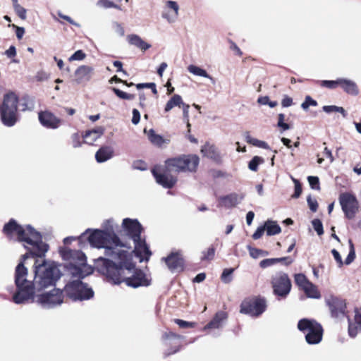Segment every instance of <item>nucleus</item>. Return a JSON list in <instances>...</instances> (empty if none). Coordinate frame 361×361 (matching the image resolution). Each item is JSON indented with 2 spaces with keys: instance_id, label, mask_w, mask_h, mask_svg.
Wrapping results in <instances>:
<instances>
[{
  "instance_id": "obj_1",
  "label": "nucleus",
  "mask_w": 361,
  "mask_h": 361,
  "mask_svg": "<svg viewBox=\"0 0 361 361\" xmlns=\"http://www.w3.org/2000/svg\"><path fill=\"white\" fill-rule=\"evenodd\" d=\"M117 255L118 259L116 262L99 257L96 261L98 271L115 284L125 282L128 286L135 288L150 284L145 274L136 268L131 252L127 250L118 252Z\"/></svg>"
},
{
  "instance_id": "obj_2",
  "label": "nucleus",
  "mask_w": 361,
  "mask_h": 361,
  "mask_svg": "<svg viewBox=\"0 0 361 361\" xmlns=\"http://www.w3.org/2000/svg\"><path fill=\"white\" fill-rule=\"evenodd\" d=\"M2 232L10 240L16 237L18 242H25L32 246L29 254L33 257H42L49 249L48 245L42 242L41 234L38 231L30 225L24 228L13 219L4 224Z\"/></svg>"
},
{
  "instance_id": "obj_3",
  "label": "nucleus",
  "mask_w": 361,
  "mask_h": 361,
  "mask_svg": "<svg viewBox=\"0 0 361 361\" xmlns=\"http://www.w3.org/2000/svg\"><path fill=\"white\" fill-rule=\"evenodd\" d=\"M87 240L92 246L104 248V255L111 257L114 262L118 259V252L127 251L118 248L126 246L114 232L96 229L89 235Z\"/></svg>"
},
{
  "instance_id": "obj_4",
  "label": "nucleus",
  "mask_w": 361,
  "mask_h": 361,
  "mask_svg": "<svg viewBox=\"0 0 361 361\" xmlns=\"http://www.w3.org/2000/svg\"><path fill=\"white\" fill-rule=\"evenodd\" d=\"M35 263V279L32 284L35 290H41L51 286H54L61 277L58 267L54 263L44 262L42 264Z\"/></svg>"
},
{
  "instance_id": "obj_5",
  "label": "nucleus",
  "mask_w": 361,
  "mask_h": 361,
  "mask_svg": "<svg viewBox=\"0 0 361 361\" xmlns=\"http://www.w3.org/2000/svg\"><path fill=\"white\" fill-rule=\"evenodd\" d=\"M27 275V269L22 261L17 265L15 271V283L18 290L13 295V301L16 304L23 303L33 298L35 288L32 282L26 279Z\"/></svg>"
},
{
  "instance_id": "obj_6",
  "label": "nucleus",
  "mask_w": 361,
  "mask_h": 361,
  "mask_svg": "<svg viewBox=\"0 0 361 361\" xmlns=\"http://www.w3.org/2000/svg\"><path fill=\"white\" fill-rule=\"evenodd\" d=\"M18 97L13 92L4 96L0 104V118L2 123L8 127L13 126L18 121Z\"/></svg>"
},
{
  "instance_id": "obj_7",
  "label": "nucleus",
  "mask_w": 361,
  "mask_h": 361,
  "mask_svg": "<svg viewBox=\"0 0 361 361\" xmlns=\"http://www.w3.org/2000/svg\"><path fill=\"white\" fill-rule=\"evenodd\" d=\"M200 163V158L196 154H182L166 160V167L174 173L196 172Z\"/></svg>"
},
{
  "instance_id": "obj_8",
  "label": "nucleus",
  "mask_w": 361,
  "mask_h": 361,
  "mask_svg": "<svg viewBox=\"0 0 361 361\" xmlns=\"http://www.w3.org/2000/svg\"><path fill=\"white\" fill-rule=\"evenodd\" d=\"M66 298L72 301L87 300L94 297L93 290L80 280L68 283L63 288Z\"/></svg>"
},
{
  "instance_id": "obj_9",
  "label": "nucleus",
  "mask_w": 361,
  "mask_h": 361,
  "mask_svg": "<svg viewBox=\"0 0 361 361\" xmlns=\"http://www.w3.org/2000/svg\"><path fill=\"white\" fill-rule=\"evenodd\" d=\"M298 329L302 332H307L305 341L308 344L319 343L323 336L322 326L314 319H302L298 323Z\"/></svg>"
},
{
  "instance_id": "obj_10",
  "label": "nucleus",
  "mask_w": 361,
  "mask_h": 361,
  "mask_svg": "<svg viewBox=\"0 0 361 361\" xmlns=\"http://www.w3.org/2000/svg\"><path fill=\"white\" fill-rule=\"evenodd\" d=\"M267 300L261 296H250L245 298L240 305V312L257 317L267 310Z\"/></svg>"
},
{
  "instance_id": "obj_11",
  "label": "nucleus",
  "mask_w": 361,
  "mask_h": 361,
  "mask_svg": "<svg viewBox=\"0 0 361 361\" xmlns=\"http://www.w3.org/2000/svg\"><path fill=\"white\" fill-rule=\"evenodd\" d=\"M270 283L273 293L278 298H286L291 290V281L286 273H277L271 277Z\"/></svg>"
},
{
  "instance_id": "obj_12",
  "label": "nucleus",
  "mask_w": 361,
  "mask_h": 361,
  "mask_svg": "<svg viewBox=\"0 0 361 361\" xmlns=\"http://www.w3.org/2000/svg\"><path fill=\"white\" fill-rule=\"evenodd\" d=\"M338 200L345 217L348 219H353L360 207L356 197L350 192H342L339 195Z\"/></svg>"
},
{
  "instance_id": "obj_13",
  "label": "nucleus",
  "mask_w": 361,
  "mask_h": 361,
  "mask_svg": "<svg viewBox=\"0 0 361 361\" xmlns=\"http://www.w3.org/2000/svg\"><path fill=\"white\" fill-rule=\"evenodd\" d=\"M319 85L322 87L334 90L340 87L347 94L356 96L359 93V88L357 84L350 80L345 78H338L335 80H320Z\"/></svg>"
},
{
  "instance_id": "obj_14",
  "label": "nucleus",
  "mask_w": 361,
  "mask_h": 361,
  "mask_svg": "<svg viewBox=\"0 0 361 361\" xmlns=\"http://www.w3.org/2000/svg\"><path fill=\"white\" fill-rule=\"evenodd\" d=\"M63 290L54 288L49 292L37 296V302L44 307H53L63 302L65 297Z\"/></svg>"
},
{
  "instance_id": "obj_15",
  "label": "nucleus",
  "mask_w": 361,
  "mask_h": 361,
  "mask_svg": "<svg viewBox=\"0 0 361 361\" xmlns=\"http://www.w3.org/2000/svg\"><path fill=\"white\" fill-rule=\"evenodd\" d=\"M294 280L299 289L303 290L308 298H320L321 294L317 286L310 282L304 274H295Z\"/></svg>"
},
{
  "instance_id": "obj_16",
  "label": "nucleus",
  "mask_w": 361,
  "mask_h": 361,
  "mask_svg": "<svg viewBox=\"0 0 361 361\" xmlns=\"http://www.w3.org/2000/svg\"><path fill=\"white\" fill-rule=\"evenodd\" d=\"M59 252L64 260L69 261V265H73V264L86 265V256L80 250H71L64 247L60 249Z\"/></svg>"
},
{
  "instance_id": "obj_17",
  "label": "nucleus",
  "mask_w": 361,
  "mask_h": 361,
  "mask_svg": "<svg viewBox=\"0 0 361 361\" xmlns=\"http://www.w3.org/2000/svg\"><path fill=\"white\" fill-rule=\"evenodd\" d=\"M38 119L40 124L48 129H56L62 123V120L49 110L39 111Z\"/></svg>"
},
{
  "instance_id": "obj_18",
  "label": "nucleus",
  "mask_w": 361,
  "mask_h": 361,
  "mask_svg": "<svg viewBox=\"0 0 361 361\" xmlns=\"http://www.w3.org/2000/svg\"><path fill=\"white\" fill-rule=\"evenodd\" d=\"M123 230L133 240H139L143 230L142 225L137 219H124L122 223Z\"/></svg>"
},
{
  "instance_id": "obj_19",
  "label": "nucleus",
  "mask_w": 361,
  "mask_h": 361,
  "mask_svg": "<svg viewBox=\"0 0 361 361\" xmlns=\"http://www.w3.org/2000/svg\"><path fill=\"white\" fill-rule=\"evenodd\" d=\"M135 247L133 252L136 256L140 259V261H148L152 255V252L146 243L145 239L139 238V240H133Z\"/></svg>"
},
{
  "instance_id": "obj_20",
  "label": "nucleus",
  "mask_w": 361,
  "mask_h": 361,
  "mask_svg": "<svg viewBox=\"0 0 361 361\" xmlns=\"http://www.w3.org/2000/svg\"><path fill=\"white\" fill-rule=\"evenodd\" d=\"M327 302L332 317H338L339 315L345 314L346 309L345 300L338 297H331Z\"/></svg>"
},
{
  "instance_id": "obj_21",
  "label": "nucleus",
  "mask_w": 361,
  "mask_h": 361,
  "mask_svg": "<svg viewBox=\"0 0 361 361\" xmlns=\"http://www.w3.org/2000/svg\"><path fill=\"white\" fill-rule=\"evenodd\" d=\"M168 268L173 271L175 270H183L184 267V259L179 252H171L166 257L163 258Z\"/></svg>"
},
{
  "instance_id": "obj_22",
  "label": "nucleus",
  "mask_w": 361,
  "mask_h": 361,
  "mask_svg": "<svg viewBox=\"0 0 361 361\" xmlns=\"http://www.w3.org/2000/svg\"><path fill=\"white\" fill-rule=\"evenodd\" d=\"M245 197L243 193H230L227 195L221 196L219 197V204L221 207L226 208L235 207Z\"/></svg>"
},
{
  "instance_id": "obj_23",
  "label": "nucleus",
  "mask_w": 361,
  "mask_h": 361,
  "mask_svg": "<svg viewBox=\"0 0 361 361\" xmlns=\"http://www.w3.org/2000/svg\"><path fill=\"white\" fill-rule=\"evenodd\" d=\"M93 73L92 67L86 65L80 66L75 71L74 80L78 84L88 82L91 79Z\"/></svg>"
},
{
  "instance_id": "obj_24",
  "label": "nucleus",
  "mask_w": 361,
  "mask_h": 361,
  "mask_svg": "<svg viewBox=\"0 0 361 361\" xmlns=\"http://www.w3.org/2000/svg\"><path fill=\"white\" fill-rule=\"evenodd\" d=\"M228 313L224 311H218L212 320L204 326V330L219 329L224 322L228 319Z\"/></svg>"
},
{
  "instance_id": "obj_25",
  "label": "nucleus",
  "mask_w": 361,
  "mask_h": 361,
  "mask_svg": "<svg viewBox=\"0 0 361 361\" xmlns=\"http://www.w3.org/2000/svg\"><path fill=\"white\" fill-rule=\"evenodd\" d=\"M201 152L204 156L214 160L217 163H220L221 161V157L216 147L214 145L206 143L202 147Z\"/></svg>"
},
{
  "instance_id": "obj_26",
  "label": "nucleus",
  "mask_w": 361,
  "mask_h": 361,
  "mask_svg": "<svg viewBox=\"0 0 361 361\" xmlns=\"http://www.w3.org/2000/svg\"><path fill=\"white\" fill-rule=\"evenodd\" d=\"M355 322L353 323L349 319L348 334L351 338H355L358 333V329L361 330V312L355 310L354 316Z\"/></svg>"
},
{
  "instance_id": "obj_27",
  "label": "nucleus",
  "mask_w": 361,
  "mask_h": 361,
  "mask_svg": "<svg viewBox=\"0 0 361 361\" xmlns=\"http://www.w3.org/2000/svg\"><path fill=\"white\" fill-rule=\"evenodd\" d=\"M114 156V150L111 147H101L95 154L96 161L99 163L104 162Z\"/></svg>"
},
{
  "instance_id": "obj_28",
  "label": "nucleus",
  "mask_w": 361,
  "mask_h": 361,
  "mask_svg": "<svg viewBox=\"0 0 361 361\" xmlns=\"http://www.w3.org/2000/svg\"><path fill=\"white\" fill-rule=\"evenodd\" d=\"M173 171H169L166 167V164L164 166L161 165H155L152 169V173L153 174L156 180H169L168 176L170 175V173Z\"/></svg>"
},
{
  "instance_id": "obj_29",
  "label": "nucleus",
  "mask_w": 361,
  "mask_h": 361,
  "mask_svg": "<svg viewBox=\"0 0 361 361\" xmlns=\"http://www.w3.org/2000/svg\"><path fill=\"white\" fill-rule=\"evenodd\" d=\"M128 42L145 51L151 47V44L145 42L140 36L137 35H130L128 36Z\"/></svg>"
},
{
  "instance_id": "obj_30",
  "label": "nucleus",
  "mask_w": 361,
  "mask_h": 361,
  "mask_svg": "<svg viewBox=\"0 0 361 361\" xmlns=\"http://www.w3.org/2000/svg\"><path fill=\"white\" fill-rule=\"evenodd\" d=\"M104 130L101 128L95 130H87L84 135H82V137L84 139L83 142L89 145H92L94 141L102 136Z\"/></svg>"
},
{
  "instance_id": "obj_31",
  "label": "nucleus",
  "mask_w": 361,
  "mask_h": 361,
  "mask_svg": "<svg viewBox=\"0 0 361 361\" xmlns=\"http://www.w3.org/2000/svg\"><path fill=\"white\" fill-rule=\"evenodd\" d=\"M166 8L171 10V11L170 13L166 11L163 12L162 16L169 21L173 20L178 14V5L176 1H168L166 4Z\"/></svg>"
},
{
  "instance_id": "obj_32",
  "label": "nucleus",
  "mask_w": 361,
  "mask_h": 361,
  "mask_svg": "<svg viewBox=\"0 0 361 361\" xmlns=\"http://www.w3.org/2000/svg\"><path fill=\"white\" fill-rule=\"evenodd\" d=\"M147 136L150 142L159 147H161L165 142L164 137L161 135L157 134L153 129H150L149 130Z\"/></svg>"
},
{
  "instance_id": "obj_33",
  "label": "nucleus",
  "mask_w": 361,
  "mask_h": 361,
  "mask_svg": "<svg viewBox=\"0 0 361 361\" xmlns=\"http://www.w3.org/2000/svg\"><path fill=\"white\" fill-rule=\"evenodd\" d=\"M183 100L179 94H174L166 103L164 111L166 112H169L171 111L174 106H180L183 104Z\"/></svg>"
},
{
  "instance_id": "obj_34",
  "label": "nucleus",
  "mask_w": 361,
  "mask_h": 361,
  "mask_svg": "<svg viewBox=\"0 0 361 361\" xmlns=\"http://www.w3.org/2000/svg\"><path fill=\"white\" fill-rule=\"evenodd\" d=\"M322 110L327 114H331L333 112H338V113L341 114V115L343 116V118H346L347 115H348L346 111L344 109L343 107L337 106L336 105L324 106L322 107Z\"/></svg>"
},
{
  "instance_id": "obj_35",
  "label": "nucleus",
  "mask_w": 361,
  "mask_h": 361,
  "mask_svg": "<svg viewBox=\"0 0 361 361\" xmlns=\"http://www.w3.org/2000/svg\"><path fill=\"white\" fill-rule=\"evenodd\" d=\"M265 229L268 235H276L281 233V227L275 222L268 221L265 224Z\"/></svg>"
},
{
  "instance_id": "obj_36",
  "label": "nucleus",
  "mask_w": 361,
  "mask_h": 361,
  "mask_svg": "<svg viewBox=\"0 0 361 361\" xmlns=\"http://www.w3.org/2000/svg\"><path fill=\"white\" fill-rule=\"evenodd\" d=\"M11 1L13 3V6L14 11H15L16 13L17 14V16L20 19L25 20L26 17H27L26 16V13H27L26 9L18 4V0H11Z\"/></svg>"
},
{
  "instance_id": "obj_37",
  "label": "nucleus",
  "mask_w": 361,
  "mask_h": 361,
  "mask_svg": "<svg viewBox=\"0 0 361 361\" xmlns=\"http://www.w3.org/2000/svg\"><path fill=\"white\" fill-rule=\"evenodd\" d=\"M216 249L213 245L202 252L201 261H211L214 258Z\"/></svg>"
},
{
  "instance_id": "obj_38",
  "label": "nucleus",
  "mask_w": 361,
  "mask_h": 361,
  "mask_svg": "<svg viewBox=\"0 0 361 361\" xmlns=\"http://www.w3.org/2000/svg\"><path fill=\"white\" fill-rule=\"evenodd\" d=\"M188 70L190 73H191L195 75L210 78V76L209 75V74L207 73V72L205 70H204L198 66H196L195 65H190L188 67Z\"/></svg>"
},
{
  "instance_id": "obj_39",
  "label": "nucleus",
  "mask_w": 361,
  "mask_h": 361,
  "mask_svg": "<svg viewBox=\"0 0 361 361\" xmlns=\"http://www.w3.org/2000/svg\"><path fill=\"white\" fill-rule=\"evenodd\" d=\"M112 91L118 98L122 99L133 100L135 98V94L125 92L116 87H112Z\"/></svg>"
},
{
  "instance_id": "obj_40",
  "label": "nucleus",
  "mask_w": 361,
  "mask_h": 361,
  "mask_svg": "<svg viewBox=\"0 0 361 361\" xmlns=\"http://www.w3.org/2000/svg\"><path fill=\"white\" fill-rule=\"evenodd\" d=\"M264 162L263 158L255 156L251 161L249 162L248 167L250 170L253 171H257L258 169V166L259 164Z\"/></svg>"
},
{
  "instance_id": "obj_41",
  "label": "nucleus",
  "mask_w": 361,
  "mask_h": 361,
  "mask_svg": "<svg viewBox=\"0 0 361 361\" xmlns=\"http://www.w3.org/2000/svg\"><path fill=\"white\" fill-rule=\"evenodd\" d=\"M233 271H234L233 268L224 269V271L221 274V281L225 283H230L232 281L231 275L233 273Z\"/></svg>"
},
{
  "instance_id": "obj_42",
  "label": "nucleus",
  "mask_w": 361,
  "mask_h": 361,
  "mask_svg": "<svg viewBox=\"0 0 361 361\" xmlns=\"http://www.w3.org/2000/svg\"><path fill=\"white\" fill-rule=\"evenodd\" d=\"M137 89L140 90L142 88L151 89L152 93L155 95L158 94L156 84L154 82L138 83L135 85Z\"/></svg>"
},
{
  "instance_id": "obj_43",
  "label": "nucleus",
  "mask_w": 361,
  "mask_h": 361,
  "mask_svg": "<svg viewBox=\"0 0 361 361\" xmlns=\"http://www.w3.org/2000/svg\"><path fill=\"white\" fill-rule=\"evenodd\" d=\"M285 115L283 114H279L278 115V123L277 126L281 128V131H285L290 128V126L288 123L284 122Z\"/></svg>"
},
{
  "instance_id": "obj_44",
  "label": "nucleus",
  "mask_w": 361,
  "mask_h": 361,
  "mask_svg": "<svg viewBox=\"0 0 361 361\" xmlns=\"http://www.w3.org/2000/svg\"><path fill=\"white\" fill-rule=\"evenodd\" d=\"M85 265H79L78 264H73V265H69V269L74 276L81 277L82 276V267Z\"/></svg>"
},
{
  "instance_id": "obj_45",
  "label": "nucleus",
  "mask_w": 361,
  "mask_h": 361,
  "mask_svg": "<svg viewBox=\"0 0 361 361\" xmlns=\"http://www.w3.org/2000/svg\"><path fill=\"white\" fill-rule=\"evenodd\" d=\"M349 244H350V252L345 258V264H350L351 262H353V260L355 258V251L354 248V245L353 243V241L351 240H349Z\"/></svg>"
},
{
  "instance_id": "obj_46",
  "label": "nucleus",
  "mask_w": 361,
  "mask_h": 361,
  "mask_svg": "<svg viewBox=\"0 0 361 361\" xmlns=\"http://www.w3.org/2000/svg\"><path fill=\"white\" fill-rule=\"evenodd\" d=\"M312 224L319 235H321L324 233L323 225L320 219H314L312 221Z\"/></svg>"
},
{
  "instance_id": "obj_47",
  "label": "nucleus",
  "mask_w": 361,
  "mask_h": 361,
  "mask_svg": "<svg viewBox=\"0 0 361 361\" xmlns=\"http://www.w3.org/2000/svg\"><path fill=\"white\" fill-rule=\"evenodd\" d=\"M86 57V54L82 50L76 51L70 58L68 59L69 61H82L85 59Z\"/></svg>"
},
{
  "instance_id": "obj_48",
  "label": "nucleus",
  "mask_w": 361,
  "mask_h": 361,
  "mask_svg": "<svg viewBox=\"0 0 361 361\" xmlns=\"http://www.w3.org/2000/svg\"><path fill=\"white\" fill-rule=\"evenodd\" d=\"M310 106H317V102L313 99L310 96H306L304 102L301 104L303 109H307Z\"/></svg>"
},
{
  "instance_id": "obj_49",
  "label": "nucleus",
  "mask_w": 361,
  "mask_h": 361,
  "mask_svg": "<svg viewBox=\"0 0 361 361\" xmlns=\"http://www.w3.org/2000/svg\"><path fill=\"white\" fill-rule=\"evenodd\" d=\"M71 140L73 147L76 148L81 146L82 142L81 141V136L78 133L73 134L71 136Z\"/></svg>"
},
{
  "instance_id": "obj_50",
  "label": "nucleus",
  "mask_w": 361,
  "mask_h": 361,
  "mask_svg": "<svg viewBox=\"0 0 361 361\" xmlns=\"http://www.w3.org/2000/svg\"><path fill=\"white\" fill-rule=\"evenodd\" d=\"M174 322L177 324L180 328L186 329V328H192L194 326V324L186 322L180 319H175Z\"/></svg>"
},
{
  "instance_id": "obj_51",
  "label": "nucleus",
  "mask_w": 361,
  "mask_h": 361,
  "mask_svg": "<svg viewBox=\"0 0 361 361\" xmlns=\"http://www.w3.org/2000/svg\"><path fill=\"white\" fill-rule=\"evenodd\" d=\"M275 258L265 259L260 262L259 266L261 268L264 269L268 267H271L276 264Z\"/></svg>"
},
{
  "instance_id": "obj_52",
  "label": "nucleus",
  "mask_w": 361,
  "mask_h": 361,
  "mask_svg": "<svg viewBox=\"0 0 361 361\" xmlns=\"http://www.w3.org/2000/svg\"><path fill=\"white\" fill-rule=\"evenodd\" d=\"M307 201L310 210L313 212H317L318 209L317 201L316 200H312L310 196L307 197Z\"/></svg>"
},
{
  "instance_id": "obj_53",
  "label": "nucleus",
  "mask_w": 361,
  "mask_h": 361,
  "mask_svg": "<svg viewBox=\"0 0 361 361\" xmlns=\"http://www.w3.org/2000/svg\"><path fill=\"white\" fill-rule=\"evenodd\" d=\"M295 183V191L294 193L291 195L293 198H298L302 193V185L300 182H294Z\"/></svg>"
},
{
  "instance_id": "obj_54",
  "label": "nucleus",
  "mask_w": 361,
  "mask_h": 361,
  "mask_svg": "<svg viewBox=\"0 0 361 361\" xmlns=\"http://www.w3.org/2000/svg\"><path fill=\"white\" fill-rule=\"evenodd\" d=\"M331 253H332L335 260L338 263V267H343V262L342 261V258H341L340 253L336 249H333L331 250Z\"/></svg>"
},
{
  "instance_id": "obj_55",
  "label": "nucleus",
  "mask_w": 361,
  "mask_h": 361,
  "mask_svg": "<svg viewBox=\"0 0 361 361\" xmlns=\"http://www.w3.org/2000/svg\"><path fill=\"white\" fill-rule=\"evenodd\" d=\"M181 336L172 331L166 332L163 335L164 340L180 339Z\"/></svg>"
},
{
  "instance_id": "obj_56",
  "label": "nucleus",
  "mask_w": 361,
  "mask_h": 361,
  "mask_svg": "<svg viewBox=\"0 0 361 361\" xmlns=\"http://www.w3.org/2000/svg\"><path fill=\"white\" fill-rule=\"evenodd\" d=\"M140 120V114L139 111L136 109H133V118H132V123L134 125H137Z\"/></svg>"
},
{
  "instance_id": "obj_57",
  "label": "nucleus",
  "mask_w": 361,
  "mask_h": 361,
  "mask_svg": "<svg viewBox=\"0 0 361 361\" xmlns=\"http://www.w3.org/2000/svg\"><path fill=\"white\" fill-rule=\"evenodd\" d=\"M264 231H265V227L261 226V227L257 228V229L255 231V232L252 235V238L255 240H257V239L260 238L263 235Z\"/></svg>"
},
{
  "instance_id": "obj_58",
  "label": "nucleus",
  "mask_w": 361,
  "mask_h": 361,
  "mask_svg": "<svg viewBox=\"0 0 361 361\" xmlns=\"http://www.w3.org/2000/svg\"><path fill=\"white\" fill-rule=\"evenodd\" d=\"M276 263L277 262H283L285 265L288 266L291 264L293 262V259L290 257H283L280 258H275Z\"/></svg>"
},
{
  "instance_id": "obj_59",
  "label": "nucleus",
  "mask_w": 361,
  "mask_h": 361,
  "mask_svg": "<svg viewBox=\"0 0 361 361\" xmlns=\"http://www.w3.org/2000/svg\"><path fill=\"white\" fill-rule=\"evenodd\" d=\"M264 253L267 255V252H264L263 250L257 248H252L250 250V254L253 258H257L260 255Z\"/></svg>"
},
{
  "instance_id": "obj_60",
  "label": "nucleus",
  "mask_w": 361,
  "mask_h": 361,
  "mask_svg": "<svg viewBox=\"0 0 361 361\" xmlns=\"http://www.w3.org/2000/svg\"><path fill=\"white\" fill-rule=\"evenodd\" d=\"M13 27L16 28V35L18 39H21L25 34V29L22 27H18L13 25Z\"/></svg>"
},
{
  "instance_id": "obj_61",
  "label": "nucleus",
  "mask_w": 361,
  "mask_h": 361,
  "mask_svg": "<svg viewBox=\"0 0 361 361\" xmlns=\"http://www.w3.org/2000/svg\"><path fill=\"white\" fill-rule=\"evenodd\" d=\"M5 54L8 57V58H13L14 56H16V47L14 46H11L8 49H7L6 51H5Z\"/></svg>"
},
{
  "instance_id": "obj_62",
  "label": "nucleus",
  "mask_w": 361,
  "mask_h": 361,
  "mask_svg": "<svg viewBox=\"0 0 361 361\" xmlns=\"http://www.w3.org/2000/svg\"><path fill=\"white\" fill-rule=\"evenodd\" d=\"M293 104V99L291 97L286 96L281 101L283 107H288Z\"/></svg>"
},
{
  "instance_id": "obj_63",
  "label": "nucleus",
  "mask_w": 361,
  "mask_h": 361,
  "mask_svg": "<svg viewBox=\"0 0 361 361\" xmlns=\"http://www.w3.org/2000/svg\"><path fill=\"white\" fill-rule=\"evenodd\" d=\"M324 154L326 158L329 159L330 163H332L334 161V158L333 157L331 151L326 147L324 149Z\"/></svg>"
},
{
  "instance_id": "obj_64",
  "label": "nucleus",
  "mask_w": 361,
  "mask_h": 361,
  "mask_svg": "<svg viewBox=\"0 0 361 361\" xmlns=\"http://www.w3.org/2000/svg\"><path fill=\"white\" fill-rule=\"evenodd\" d=\"M206 278V274L204 273L198 274L193 279V282L200 283L202 282Z\"/></svg>"
}]
</instances>
